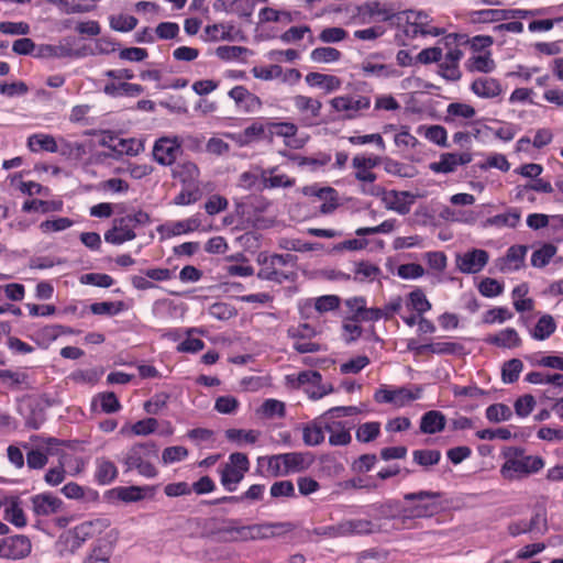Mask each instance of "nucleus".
Listing matches in <instances>:
<instances>
[{
	"label": "nucleus",
	"mask_w": 563,
	"mask_h": 563,
	"mask_svg": "<svg viewBox=\"0 0 563 563\" xmlns=\"http://www.w3.org/2000/svg\"><path fill=\"white\" fill-rule=\"evenodd\" d=\"M368 508L377 519H401L402 505L398 500L388 499L384 503L373 504L368 506Z\"/></svg>",
	"instance_id": "42"
},
{
	"label": "nucleus",
	"mask_w": 563,
	"mask_h": 563,
	"mask_svg": "<svg viewBox=\"0 0 563 563\" xmlns=\"http://www.w3.org/2000/svg\"><path fill=\"white\" fill-rule=\"evenodd\" d=\"M556 330V322L551 314H543L537 321L534 328L530 331L532 339L544 341L549 339Z\"/></svg>",
	"instance_id": "44"
},
{
	"label": "nucleus",
	"mask_w": 563,
	"mask_h": 563,
	"mask_svg": "<svg viewBox=\"0 0 563 563\" xmlns=\"http://www.w3.org/2000/svg\"><path fill=\"white\" fill-rule=\"evenodd\" d=\"M361 413L356 406H338L323 412L324 430L329 433V444L332 446H345L351 443V426L340 418Z\"/></svg>",
	"instance_id": "3"
},
{
	"label": "nucleus",
	"mask_w": 563,
	"mask_h": 563,
	"mask_svg": "<svg viewBox=\"0 0 563 563\" xmlns=\"http://www.w3.org/2000/svg\"><path fill=\"white\" fill-rule=\"evenodd\" d=\"M470 73L490 74L496 69V63L490 52L473 54L465 63Z\"/></svg>",
	"instance_id": "40"
},
{
	"label": "nucleus",
	"mask_w": 563,
	"mask_h": 563,
	"mask_svg": "<svg viewBox=\"0 0 563 563\" xmlns=\"http://www.w3.org/2000/svg\"><path fill=\"white\" fill-rule=\"evenodd\" d=\"M380 434V423L369 421L361 424L355 432L356 440L361 443H369Z\"/></svg>",
	"instance_id": "63"
},
{
	"label": "nucleus",
	"mask_w": 563,
	"mask_h": 563,
	"mask_svg": "<svg viewBox=\"0 0 563 563\" xmlns=\"http://www.w3.org/2000/svg\"><path fill=\"white\" fill-rule=\"evenodd\" d=\"M419 393H413L408 388L399 387L390 389L386 386L380 387L374 394V399L379 404H394L397 407H404L412 400L419 399Z\"/></svg>",
	"instance_id": "18"
},
{
	"label": "nucleus",
	"mask_w": 563,
	"mask_h": 563,
	"mask_svg": "<svg viewBox=\"0 0 563 563\" xmlns=\"http://www.w3.org/2000/svg\"><path fill=\"white\" fill-rule=\"evenodd\" d=\"M257 463L261 467L266 466L265 475L268 477L287 476L282 453L272 456H261L257 459Z\"/></svg>",
	"instance_id": "49"
},
{
	"label": "nucleus",
	"mask_w": 563,
	"mask_h": 563,
	"mask_svg": "<svg viewBox=\"0 0 563 563\" xmlns=\"http://www.w3.org/2000/svg\"><path fill=\"white\" fill-rule=\"evenodd\" d=\"M282 455L287 475L306 471L313 462L312 455L307 452H289Z\"/></svg>",
	"instance_id": "35"
},
{
	"label": "nucleus",
	"mask_w": 563,
	"mask_h": 563,
	"mask_svg": "<svg viewBox=\"0 0 563 563\" xmlns=\"http://www.w3.org/2000/svg\"><path fill=\"white\" fill-rule=\"evenodd\" d=\"M186 338L177 345L176 350L179 353H197L205 347V342L201 339L192 338L194 333H202L198 328H188L185 330Z\"/></svg>",
	"instance_id": "54"
},
{
	"label": "nucleus",
	"mask_w": 563,
	"mask_h": 563,
	"mask_svg": "<svg viewBox=\"0 0 563 563\" xmlns=\"http://www.w3.org/2000/svg\"><path fill=\"white\" fill-rule=\"evenodd\" d=\"M504 463L500 466V476L508 482L522 481L539 473L545 465L539 455H529L521 446H508L501 452Z\"/></svg>",
	"instance_id": "1"
},
{
	"label": "nucleus",
	"mask_w": 563,
	"mask_h": 563,
	"mask_svg": "<svg viewBox=\"0 0 563 563\" xmlns=\"http://www.w3.org/2000/svg\"><path fill=\"white\" fill-rule=\"evenodd\" d=\"M486 419L494 423L508 421L512 417V410L505 404H493L485 410Z\"/></svg>",
	"instance_id": "62"
},
{
	"label": "nucleus",
	"mask_w": 563,
	"mask_h": 563,
	"mask_svg": "<svg viewBox=\"0 0 563 563\" xmlns=\"http://www.w3.org/2000/svg\"><path fill=\"white\" fill-rule=\"evenodd\" d=\"M201 220L199 216H192L188 219L173 222L168 225V235L176 236L187 234L199 229Z\"/></svg>",
	"instance_id": "57"
},
{
	"label": "nucleus",
	"mask_w": 563,
	"mask_h": 563,
	"mask_svg": "<svg viewBox=\"0 0 563 563\" xmlns=\"http://www.w3.org/2000/svg\"><path fill=\"white\" fill-rule=\"evenodd\" d=\"M130 220L124 217L115 218L112 227L106 231L104 241L112 245H121L136 238L135 231L129 224Z\"/></svg>",
	"instance_id": "23"
},
{
	"label": "nucleus",
	"mask_w": 563,
	"mask_h": 563,
	"mask_svg": "<svg viewBox=\"0 0 563 563\" xmlns=\"http://www.w3.org/2000/svg\"><path fill=\"white\" fill-rule=\"evenodd\" d=\"M32 509L38 517H48L62 511L64 503L52 493H42L31 498Z\"/></svg>",
	"instance_id": "21"
},
{
	"label": "nucleus",
	"mask_w": 563,
	"mask_h": 563,
	"mask_svg": "<svg viewBox=\"0 0 563 563\" xmlns=\"http://www.w3.org/2000/svg\"><path fill=\"white\" fill-rule=\"evenodd\" d=\"M506 9H484L470 13L471 21L474 23H493L506 21Z\"/></svg>",
	"instance_id": "56"
},
{
	"label": "nucleus",
	"mask_w": 563,
	"mask_h": 563,
	"mask_svg": "<svg viewBox=\"0 0 563 563\" xmlns=\"http://www.w3.org/2000/svg\"><path fill=\"white\" fill-rule=\"evenodd\" d=\"M445 416L438 410H430L421 417L420 430L426 434L441 432L445 428Z\"/></svg>",
	"instance_id": "43"
},
{
	"label": "nucleus",
	"mask_w": 563,
	"mask_h": 563,
	"mask_svg": "<svg viewBox=\"0 0 563 563\" xmlns=\"http://www.w3.org/2000/svg\"><path fill=\"white\" fill-rule=\"evenodd\" d=\"M74 225V221L66 217H58L42 221L38 229L44 234L57 233L65 231Z\"/></svg>",
	"instance_id": "61"
},
{
	"label": "nucleus",
	"mask_w": 563,
	"mask_h": 563,
	"mask_svg": "<svg viewBox=\"0 0 563 563\" xmlns=\"http://www.w3.org/2000/svg\"><path fill=\"white\" fill-rule=\"evenodd\" d=\"M64 203L62 200H40L32 199L23 203L22 210L25 212L40 211L42 213L59 212L63 210Z\"/></svg>",
	"instance_id": "50"
},
{
	"label": "nucleus",
	"mask_w": 563,
	"mask_h": 563,
	"mask_svg": "<svg viewBox=\"0 0 563 563\" xmlns=\"http://www.w3.org/2000/svg\"><path fill=\"white\" fill-rule=\"evenodd\" d=\"M476 114V110L468 103L464 102H452L446 107L445 121H453L455 118L473 119Z\"/></svg>",
	"instance_id": "59"
},
{
	"label": "nucleus",
	"mask_w": 563,
	"mask_h": 563,
	"mask_svg": "<svg viewBox=\"0 0 563 563\" xmlns=\"http://www.w3.org/2000/svg\"><path fill=\"white\" fill-rule=\"evenodd\" d=\"M413 198V195L409 191L390 190L385 192L383 200L387 209L399 214H407L410 211Z\"/></svg>",
	"instance_id": "33"
},
{
	"label": "nucleus",
	"mask_w": 563,
	"mask_h": 563,
	"mask_svg": "<svg viewBox=\"0 0 563 563\" xmlns=\"http://www.w3.org/2000/svg\"><path fill=\"white\" fill-rule=\"evenodd\" d=\"M103 91L106 95L110 97H120V96H130L136 97L143 92L142 86L137 84H129V82H108L103 87Z\"/></svg>",
	"instance_id": "48"
},
{
	"label": "nucleus",
	"mask_w": 563,
	"mask_h": 563,
	"mask_svg": "<svg viewBox=\"0 0 563 563\" xmlns=\"http://www.w3.org/2000/svg\"><path fill=\"white\" fill-rule=\"evenodd\" d=\"M181 140L178 136H162L153 146V157L162 166L173 165L181 153Z\"/></svg>",
	"instance_id": "12"
},
{
	"label": "nucleus",
	"mask_w": 563,
	"mask_h": 563,
	"mask_svg": "<svg viewBox=\"0 0 563 563\" xmlns=\"http://www.w3.org/2000/svg\"><path fill=\"white\" fill-rule=\"evenodd\" d=\"M32 544L25 536H12L0 539V558L21 560L31 553Z\"/></svg>",
	"instance_id": "16"
},
{
	"label": "nucleus",
	"mask_w": 563,
	"mask_h": 563,
	"mask_svg": "<svg viewBox=\"0 0 563 563\" xmlns=\"http://www.w3.org/2000/svg\"><path fill=\"white\" fill-rule=\"evenodd\" d=\"M472 162V155L464 153H444L438 162L430 164V169L437 174H449L457 169L459 166L467 165Z\"/></svg>",
	"instance_id": "22"
},
{
	"label": "nucleus",
	"mask_w": 563,
	"mask_h": 563,
	"mask_svg": "<svg viewBox=\"0 0 563 563\" xmlns=\"http://www.w3.org/2000/svg\"><path fill=\"white\" fill-rule=\"evenodd\" d=\"M489 254L483 249H472L455 255V266L466 275L478 274L488 264Z\"/></svg>",
	"instance_id": "13"
},
{
	"label": "nucleus",
	"mask_w": 563,
	"mask_h": 563,
	"mask_svg": "<svg viewBox=\"0 0 563 563\" xmlns=\"http://www.w3.org/2000/svg\"><path fill=\"white\" fill-rule=\"evenodd\" d=\"M463 57V52L457 46L451 47L443 55L439 62V75L448 81H457L462 77L460 69V60Z\"/></svg>",
	"instance_id": "17"
},
{
	"label": "nucleus",
	"mask_w": 563,
	"mask_h": 563,
	"mask_svg": "<svg viewBox=\"0 0 563 563\" xmlns=\"http://www.w3.org/2000/svg\"><path fill=\"white\" fill-rule=\"evenodd\" d=\"M341 299L336 295H323L317 297L314 299H310L307 301L306 307L303 309L313 307V309L319 313H325L329 311H334L340 307Z\"/></svg>",
	"instance_id": "52"
},
{
	"label": "nucleus",
	"mask_w": 563,
	"mask_h": 563,
	"mask_svg": "<svg viewBox=\"0 0 563 563\" xmlns=\"http://www.w3.org/2000/svg\"><path fill=\"white\" fill-rule=\"evenodd\" d=\"M397 14L390 4L379 1H367L357 7V18L363 24L396 20Z\"/></svg>",
	"instance_id": "14"
},
{
	"label": "nucleus",
	"mask_w": 563,
	"mask_h": 563,
	"mask_svg": "<svg viewBox=\"0 0 563 563\" xmlns=\"http://www.w3.org/2000/svg\"><path fill=\"white\" fill-rule=\"evenodd\" d=\"M25 296V287L19 283L0 285V314L11 311L12 305L4 300L21 301Z\"/></svg>",
	"instance_id": "37"
},
{
	"label": "nucleus",
	"mask_w": 563,
	"mask_h": 563,
	"mask_svg": "<svg viewBox=\"0 0 563 563\" xmlns=\"http://www.w3.org/2000/svg\"><path fill=\"white\" fill-rule=\"evenodd\" d=\"M249 470L250 461L246 454L241 452L231 453L228 462L218 470L221 485L229 493L235 492Z\"/></svg>",
	"instance_id": "6"
},
{
	"label": "nucleus",
	"mask_w": 563,
	"mask_h": 563,
	"mask_svg": "<svg viewBox=\"0 0 563 563\" xmlns=\"http://www.w3.org/2000/svg\"><path fill=\"white\" fill-rule=\"evenodd\" d=\"M292 100L295 108L302 114L301 123L306 126L312 125L313 120L321 113V101L303 95H297Z\"/></svg>",
	"instance_id": "26"
},
{
	"label": "nucleus",
	"mask_w": 563,
	"mask_h": 563,
	"mask_svg": "<svg viewBox=\"0 0 563 563\" xmlns=\"http://www.w3.org/2000/svg\"><path fill=\"white\" fill-rule=\"evenodd\" d=\"M470 90L481 99H495L503 95L501 82L487 76H479L472 80Z\"/></svg>",
	"instance_id": "20"
},
{
	"label": "nucleus",
	"mask_w": 563,
	"mask_h": 563,
	"mask_svg": "<svg viewBox=\"0 0 563 563\" xmlns=\"http://www.w3.org/2000/svg\"><path fill=\"white\" fill-rule=\"evenodd\" d=\"M396 23L398 32H401L406 40L437 37L446 33V30L434 24V19L424 11L398 12Z\"/></svg>",
	"instance_id": "2"
},
{
	"label": "nucleus",
	"mask_w": 563,
	"mask_h": 563,
	"mask_svg": "<svg viewBox=\"0 0 563 563\" xmlns=\"http://www.w3.org/2000/svg\"><path fill=\"white\" fill-rule=\"evenodd\" d=\"M382 275V269L369 262L361 261L355 264L354 280L357 282H374Z\"/></svg>",
	"instance_id": "53"
},
{
	"label": "nucleus",
	"mask_w": 563,
	"mask_h": 563,
	"mask_svg": "<svg viewBox=\"0 0 563 563\" xmlns=\"http://www.w3.org/2000/svg\"><path fill=\"white\" fill-rule=\"evenodd\" d=\"M287 382L294 388L302 387L309 398L313 400L321 399L333 390L330 385L322 384V376L317 371H302L297 375H288Z\"/></svg>",
	"instance_id": "9"
},
{
	"label": "nucleus",
	"mask_w": 563,
	"mask_h": 563,
	"mask_svg": "<svg viewBox=\"0 0 563 563\" xmlns=\"http://www.w3.org/2000/svg\"><path fill=\"white\" fill-rule=\"evenodd\" d=\"M486 342L503 349H516L522 343L519 333L514 328H505L497 333L489 335L486 339Z\"/></svg>",
	"instance_id": "38"
},
{
	"label": "nucleus",
	"mask_w": 563,
	"mask_h": 563,
	"mask_svg": "<svg viewBox=\"0 0 563 563\" xmlns=\"http://www.w3.org/2000/svg\"><path fill=\"white\" fill-rule=\"evenodd\" d=\"M267 131L268 139H272L273 136H280L284 137L285 143L289 145V139L296 136L298 128L295 123L291 122H275L271 119H267Z\"/></svg>",
	"instance_id": "46"
},
{
	"label": "nucleus",
	"mask_w": 563,
	"mask_h": 563,
	"mask_svg": "<svg viewBox=\"0 0 563 563\" xmlns=\"http://www.w3.org/2000/svg\"><path fill=\"white\" fill-rule=\"evenodd\" d=\"M323 415L313 419L302 428V441L307 446H317L324 441Z\"/></svg>",
	"instance_id": "36"
},
{
	"label": "nucleus",
	"mask_w": 563,
	"mask_h": 563,
	"mask_svg": "<svg viewBox=\"0 0 563 563\" xmlns=\"http://www.w3.org/2000/svg\"><path fill=\"white\" fill-rule=\"evenodd\" d=\"M203 536L219 543L245 542V525L233 518L213 520L211 528Z\"/></svg>",
	"instance_id": "7"
},
{
	"label": "nucleus",
	"mask_w": 563,
	"mask_h": 563,
	"mask_svg": "<svg viewBox=\"0 0 563 563\" xmlns=\"http://www.w3.org/2000/svg\"><path fill=\"white\" fill-rule=\"evenodd\" d=\"M306 84L311 88H319L325 93H331L339 90L342 86V80L338 76L311 71L305 77Z\"/></svg>",
	"instance_id": "32"
},
{
	"label": "nucleus",
	"mask_w": 563,
	"mask_h": 563,
	"mask_svg": "<svg viewBox=\"0 0 563 563\" xmlns=\"http://www.w3.org/2000/svg\"><path fill=\"white\" fill-rule=\"evenodd\" d=\"M340 522L343 538L369 536L376 531L374 522L369 519L347 518Z\"/></svg>",
	"instance_id": "31"
},
{
	"label": "nucleus",
	"mask_w": 563,
	"mask_h": 563,
	"mask_svg": "<svg viewBox=\"0 0 563 563\" xmlns=\"http://www.w3.org/2000/svg\"><path fill=\"white\" fill-rule=\"evenodd\" d=\"M372 100L364 95H343L330 100V106L335 112L344 113L346 119H356L371 108Z\"/></svg>",
	"instance_id": "10"
},
{
	"label": "nucleus",
	"mask_w": 563,
	"mask_h": 563,
	"mask_svg": "<svg viewBox=\"0 0 563 563\" xmlns=\"http://www.w3.org/2000/svg\"><path fill=\"white\" fill-rule=\"evenodd\" d=\"M4 519L19 528L26 525V518L19 500L13 499L9 503L4 509Z\"/></svg>",
	"instance_id": "64"
},
{
	"label": "nucleus",
	"mask_w": 563,
	"mask_h": 563,
	"mask_svg": "<svg viewBox=\"0 0 563 563\" xmlns=\"http://www.w3.org/2000/svg\"><path fill=\"white\" fill-rule=\"evenodd\" d=\"M528 252L526 245L510 246L505 256L496 261V267L501 273H510L520 269L523 266L525 258Z\"/></svg>",
	"instance_id": "25"
},
{
	"label": "nucleus",
	"mask_w": 563,
	"mask_h": 563,
	"mask_svg": "<svg viewBox=\"0 0 563 563\" xmlns=\"http://www.w3.org/2000/svg\"><path fill=\"white\" fill-rule=\"evenodd\" d=\"M228 95L235 102V106L245 113L257 112L263 106L260 97L249 91L244 86L233 87Z\"/></svg>",
	"instance_id": "24"
},
{
	"label": "nucleus",
	"mask_w": 563,
	"mask_h": 563,
	"mask_svg": "<svg viewBox=\"0 0 563 563\" xmlns=\"http://www.w3.org/2000/svg\"><path fill=\"white\" fill-rule=\"evenodd\" d=\"M382 158L376 155H355L352 159V166L355 169V179L361 183L373 184L376 180V175L372 169L378 166Z\"/></svg>",
	"instance_id": "19"
},
{
	"label": "nucleus",
	"mask_w": 563,
	"mask_h": 563,
	"mask_svg": "<svg viewBox=\"0 0 563 563\" xmlns=\"http://www.w3.org/2000/svg\"><path fill=\"white\" fill-rule=\"evenodd\" d=\"M33 446L26 452V464L31 470H42L48 462V456L56 454L62 442L53 437L35 435L31 438Z\"/></svg>",
	"instance_id": "8"
},
{
	"label": "nucleus",
	"mask_w": 563,
	"mask_h": 563,
	"mask_svg": "<svg viewBox=\"0 0 563 563\" xmlns=\"http://www.w3.org/2000/svg\"><path fill=\"white\" fill-rule=\"evenodd\" d=\"M529 286L527 283L517 285L511 291L514 307L518 312L531 311L534 302L531 298H527Z\"/></svg>",
	"instance_id": "47"
},
{
	"label": "nucleus",
	"mask_w": 563,
	"mask_h": 563,
	"mask_svg": "<svg viewBox=\"0 0 563 563\" xmlns=\"http://www.w3.org/2000/svg\"><path fill=\"white\" fill-rule=\"evenodd\" d=\"M257 262L261 265L257 272L260 279L282 284L294 277L296 256L292 254L261 253L257 257Z\"/></svg>",
	"instance_id": "4"
},
{
	"label": "nucleus",
	"mask_w": 563,
	"mask_h": 563,
	"mask_svg": "<svg viewBox=\"0 0 563 563\" xmlns=\"http://www.w3.org/2000/svg\"><path fill=\"white\" fill-rule=\"evenodd\" d=\"M228 137L239 146H246L252 143L266 140L268 139L267 119H255L244 130L235 133H229Z\"/></svg>",
	"instance_id": "15"
},
{
	"label": "nucleus",
	"mask_w": 563,
	"mask_h": 563,
	"mask_svg": "<svg viewBox=\"0 0 563 563\" xmlns=\"http://www.w3.org/2000/svg\"><path fill=\"white\" fill-rule=\"evenodd\" d=\"M439 497V493L428 490L406 494L404 499L407 504L401 508V520L432 517L438 511L434 499Z\"/></svg>",
	"instance_id": "5"
},
{
	"label": "nucleus",
	"mask_w": 563,
	"mask_h": 563,
	"mask_svg": "<svg viewBox=\"0 0 563 563\" xmlns=\"http://www.w3.org/2000/svg\"><path fill=\"white\" fill-rule=\"evenodd\" d=\"M420 350H428L429 353L438 355H464L465 346L456 341H437L422 344Z\"/></svg>",
	"instance_id": "41"
},
{
	"label": "nucleus",
	"mask_w": 563,
	"mask_h": 563,
	"mask_svg": "<svg viewBox=\"0 0 563 563\" xmlns=\"http://www.w3.org/2000/svg\"><path fill=\"white\" fill-rule=\"evenodd\" d=\"M60 143H62V147L59 148L56 139L53 135L46 134V133L31 134L26 141L27 148L32 153H38V152L57 153V152H60V154L65 155L73 148L80 150L82 147L78 143L71 144V143L65 141L64 139H60Z\"/></svg>",
	"instance_id": "11"
},
{
	"label": "nucleus",
	"mask_w": 563,
	"mask_h": 563,
	"mask_svg": "<svg viewBox=\"0 0 563 563\" xmlns=\"http://www.w3.org/2000/svg\"><path fill=\"white\" fill-rule=\"evenodd\" d=\"M558 249L552 243H544L531 255V265L537 268L547 266L556 254Z\"/></svg>",
	"instance_id": "58"
},
{
	"label": "nucleus",
	"mask_w": 563,
	"mask_h": 563,
	"mask_svg": "<svg viewBox=\"0 0 563 563\" xmlns=\"http://www.w3.org/2000/svg\"><path fill=\"white\" fill-rule=\"evenodd\" d=\"M521 220V211L517 208H509L506 212L493 216L485 220L483 223L484 228H510L515 229L518 227Z\"/></svg>",
	"instance_id": "39"
},
{
	"label": "nucleus",
	"mask_w": 563,
	"mask_h": 563,
	"mask_svg": "<svg viewBox=\"0 0 563 563\" xmlns=\"http://www.w3.org/2000/svg\"><path fill=\"white\" fill-rule=\"evenodd\" d=\"M303 194L306 196L316 197L322 201L320 206L321 213H331L338 207V194L335 189L331 187L307 186L303 188Z\"/></svg>",
	"instance_id": "28"
},
{
	"label": "nucleus",
	"mask_w": 563,
	"mask_h": 563,
	"mask_svg": "<svg viewBox=\"0 0 563 563\" xmlns=\"http://www.w3.org/2000/svg\"><path fill=\"white\" fill-rule=\"evenodd\" d=\"M85 541L76 527L65 530L56 541V550L60 556L74 554Z\"/></svg>",
	"instance_id": "29"
},
{
	"label": "nucleus",
	"mask_w": 563,
	"mask_h": 563,
	"mask_svg": "<svg viewBox=\"0 0 563 563\" xmlns=\"http://www.w3.org/2000/svg\"><path fill=\"white\" fill-rule=\"evenodd\" d=\"M310 60L317 64H332L341 59L342 53L331 46L316 47L310 52Z\"/></svg>",
	"instance_id": "55"
},
{
	"label": "nucleus",
	"mask_w": 563,
	"mask_h": 563,
	"mask_svg": "<svg viewBox=\"0 0 563 563\" xmlns=\"http://www.w3.org/2000/svg\"><path fill=\"white\" fill-rule=\"evenodd\" d=\"M110 525L111 521L108 517L100 516L89 520H85L75 527L79 531L84 541L86 542L89 539L100 536L110 527Z\"/></svg>",
	"instance_id": "34"
},
{
	"label": "nucleus",
	"mask_w": 563,
	"mask_h": 563,
	"mask_svg": "<svg viewBox=\"0 0 563 563\" xmlns=\"http://www.w3.org/2000/svg\"><path fill=\"white\" fill-rule=\"evenodd\" d=\"M117 476L118 468L113 462L106 459L97 460L95 477L100 485L111 484L117 478Z\"/></svg>",
	"instance_id": "51"
},
{
	"label": "nucleus",
	"mask_w": 563,
	"mask_h": 563,
	"mask_svg": "<svg viewBox=\"0 0 563 563\" xmlns=\"http://www.w3.org/2000/svg\"><path fill=\"white\" fill-rule=\"evenodd\" d=\"M261 437V432L258 430H245V429H228L225 431V438L228 441L234 443L238 446H243L244 444H254Z\"/></svg>",
	"instance_id": "45"
},
{
	"label": "nucleus",
	"mask_w": 563,
	"mask_h": 563,
	"mask_svg": "<svg viewBox=\"0 0 563 563\" xmlns=\"http://www.w3.org/2000/svg\"><path fill=\"white\" fill-rule=\"evenodd\" d=\"M360 69L363 76L375 77L378 79H393L402 76L401 70H399L395 65L375 63L371 59L362 62Z\"/></svg>",
	"instance_id": "27"
},
{
	"label": "nucleus",
	"mask_w": 563,
	"mask_h": 563,
	"mask_svg": "<svg viewBox=\"0 0 563 563\" xmlns=\"http://www.w3.org/2000/svg\"><path fill=\"white\" fill-rule=\"evenodd\" d=\"M526 382L534 385H552L563 387V374H544L542 372H530L526 375Z\"/></svg>",
	"instance_id": "60"
},
{
	"label": "nucleus",
	"mask_w": 563,
	"mask_h": 563,
	"mask_svg": "<svg viewBox=\"0 0 563 563\" xmlns=\"http://www.w3.org/2000/svg\"><path fill=\"white\" fill-rule=\"evenodd\" d=\"M262 189L288 188L295 185V179L282 173L278 167L262 169Z\"/></svg>",
	"instance_id": "30"
}]
</instances>
